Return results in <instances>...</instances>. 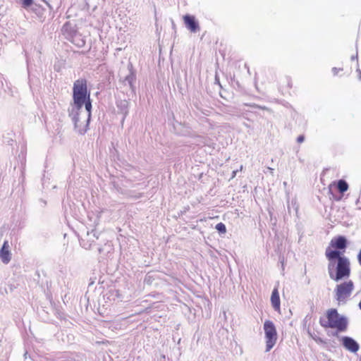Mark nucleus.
Returning a JSON list of instances; mask_svg holds the SVG:
<instances>
[{"label": "nucleus", "mask_w": 361, "mask_h": 361, "mask_svg": "<svg viewBox=\"0 0 361 361\" xmlns=\"http://www.w3.org/2000/svg\"><path fill=\"white\" fill-rule=\"evenodd\" d=\"M347 240L344 236L339 235L331 239L326 249L325 256L329 261L328 271L331 279L338 281L348 278L350 275V262L343 255L347 247Z\"/></svg>", "instance_id": "obj_1"}, {"label": "nucleus", "mask_w": 361, "mask_h": 361, "mask_svg": "<svg viewBox=\"0 0 361 361\" xmlns=\"http://www.w3.org/2000/svg\"><path fill=\"white\" fill-rule=\"evenodd\" d=\"M73 103L77 109H81L83 105L85 106L86 112L81 118V113H78L74 118L75 128L78 133L82 135L88 129L89 123L91 117L92 102L90 94L87 92V80L85 79H79L75 81L73 88Z\"/></svg>", "instance_id": "obj_2"}, {"label": "nucleus", "mask_w": 361, "mask_h": 361, "mask_svg": "<svg viewBox=\"0 0 361 361\" xmlns=\"http://www.w3.org/2000/svg\"><path fill=\"white\" fill-rule=\"evenodd\" d=\"M319 324L324 329H336V333L344 332L348 329V319L341 315L336 309L330 308L324 317L319 318ZM337 336V334H335Z\"/></svg>", "instance_id": "obj_3"}, {"label": "nucleus", "mask_w": 361, "mask_h": 361, "mask_svg": "<svg viewBox=\"0 0 361 361\" xmlns=\"http://www.w3.org/2000/svg\"><path fill=\"white\" fill-rule=\"evenodd\" d=\"M354 288V283L351 280L338 284L335 288V296L338 303H345L351 295Z\"/></svg>", "instance_id": "obj_4"}, {"label": "nucleus", "mask_w": 361, "mask_h": 361, "mask_svg": "<svg viewBox=\"0 0 361 361\" xmlns=\"http://www.w3.org/2000/svg\"><path fill=\"white\" fill-rule=\"evenodd\" d=\"M264 331L266 339V351L269 352L277 341V331L273 322L266 320L264 323Z\"/></svg>", "instance_id": "obj_5"}, {"label": "nucleus", "mask_w": 361, "mask_h": 361, "mask_svg": "<svg viewBox=\"0 0 361 361\" xmlns=\"http://www.w3.org/2000/svg\"><path fill=\"white\" fill-rule=\"evenodd\" d=\"M342 344L345 349L352 352L357 353L359 350V344L352 338L344 336L341 339Z\"/></svg>", "instance_id": "obj_6"}, {"label": "nucleus", "mask_w": 361, "mask_h": 361, "mask_svg": "<svg viewBox=\"0 0 361 361\" xmlns=\"http://www.w3.org/2000/svg\"><path fill=\"white\" fill-rule=\"evenodd\" d=\"M183 18L186 27L190 32H196L199 30V25L193 16L185 15Z\"/></svg>", "instance_id": "obj_7"}, {"label": "nucleus", "mask_w": 361, "mask_h": 361, "mask_svg": "<svg viewBox=\"0 0 361 361\" xmlns=\"http://www.w3.org/2000/svg\"><path fill=\"white\" fill-rule=\"evenodd\" d=\"M0 258L5 264H8L11 260V253L9 251V245L8 241H5L3 244L0 250Z\"/></svg>", "instance_id": "obj_8"}, {"label": "nucleus", "mask_w": 361, "mask_h": 361, "mask_svg": "<svg viewBox=\"0 0 361 361\" xmlns=\"http://www.w3.org/2000/svg\"><path fill=\"white\" fill-rule=\"evenodd\" d=\"M271 302L273 308L277 311L280 312L281 310V302H280V298H279V293L277 288H275L271 293Z\"/></svg>", "instance_id": "obj_9"}, {"label": "nucleus", "mask_w": 361, "mask_h": 361, "mask_svg": "<svg viewBox=\"0 0 361 361\" xmlns=\"http://www.w3.org/2000/svg\"><path fill=\"white\" fill-rule=\"evenodd\" d=\"M332 187H336L337 190L339 191V192H341V194L346 192L349 188L348 184L344 180H339L337 182L331 183L329 186V190H331Z\"/></svg>", "instance_id": "obj_10"}, {"label": "nucleus", "mask_w": 361, "mask_h": 361, "mask_svg": "<svg viewBox=\"0 0 361 361\" xmlns=\"http://www.w3.org/2000/svg\"><path fill=\"white\" fill-rule=\"evenodd\" d=\"M216 229L221 233H226V228L224 224L223 223H219L216 225Z\"/></svg>", "instance_id": "obj_11"}, {"label": "nucleus", "mask_w": 361, "mask_h": 361, "mask_svg": "<svg viewBox=\"0 0 361 361\" xmlns=\"http://www.w3.org/2000/svg\"><path fill=\"white\" fill-rule=\"evenodd\" d=\"M32 4V0H23V6L25 8L29 7Z\"/></svg>", "instance_id": "obj_12"}, {"label": "nucleus", "mask_w": 361, "mask_h": 361, "mask_svg": "<svg viewBox=\"0 0 361 361\" xmlns=\"http://www.w3.org/2000/svg\"><path fill=\"white\" fill-rule=\"evenodd\" d=\"M340 71H343V69H342V68H334L332 69V71H333V73H334V75H338V72H339Z\"/></svg>", "instance_id": "obj_13"}, {"label": "nucleus", "mask_w": 361, "mask_h": 361, "mask_svg": "<svg viewBox=\"0 0 361 361\" xmlns=\"http://www.w3.org/2000/svg\"><path fill=\"white\" fill-rule=\"evenodd\" d=\"M357 258L359 264L361 266V250L359 251Z\"/></svg>", "instance_id": "obj_14"}, {"label": "nucleus", "mask_w": 361, "mask_h": 361, "mask_svg": "<svg viewBox=\"0 0 361 361\" xmlns=\"http://www.w3.org/2000/svg\"><path fill=\"white\" fill-rule=\"evenodd\" d=\"M297 140L299 143H301L304 141V136L300 135Z\"/></svg>", "instance_id": "obj_15"}, {"label": "nucleus", "mask_w": 361, "mask_h": 361, "mask_svg": "<svg viewBox=\"0 0 361 361\" xmlns=\"http://www.w3.org/2000/svg\"><path fill=\"white\" fill-rule=\"evenodd\" d=\"M358 306H359V308L361 310V300L360 301Z\"/></svg>", "instance_id": "obj_16"}]
</instances>
